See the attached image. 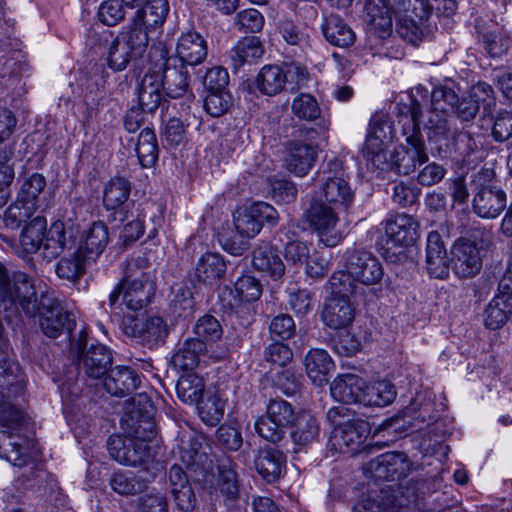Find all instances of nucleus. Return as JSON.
Here are the masks:
<instances>
[{"instance_id":"f257e3e1","label":"nucleus","mask_w":512,"mask_h":512,"mask_svg":"<svg viewBox=\"0 0 512 512\" xmlns=\"http://www.w3.org/2000/svg\"><path fill=\"white\" fill-rule=\"evenodd\" d=\"M399 123L410 148L400 146L387 158V165L379 170H392L398 174L408 175L414 172L418 165L428 161L425 144L421 137L420 123L422 108L416 99L404 107Z\"/></svg>"},{"instance_id":"f03ea898","label":"nucleus","mask_w":512,"mask_h":512,"mask_svg":"<svg viewBox=\"0 0 512 512\" xmlns=\"http://www.w3.org/2000/svg\"><path fill=\"white\" fill-rule=\"evenodd\" d=\"M278 213L266 202H255L249 206L238 208L233 214V223L240 240L223 237L220 241L224 250L232 255H242L248 249V239L255 237L264 224L275 226Z\"/></svg>"},{"instance_id":"7ed1b4c3","label":"nucleus","mask_w":512,"mask_h":512,"mask_svg":"<svg viewBox=\"0 0 512 512\" xmlns=\"http://www.w3.org/2000/svg\"><path fill=\"white\" fill-rule=\"evenodd\" d=\"M22 310L27 317H34L39 302L33 280L23 272H9L0 262V313L11 317Z\"/></svg>"},{"instance_id":"20e7f679","label":"nucleus","mask_w":512,"mask_h":512,"mask_svg":"<svg viewBox=\"0 0 512 512\" xmlns=\"http://www.w3.org/2000/svg\"><path fill=\"white\" fill-rule=\"evenodd\" d=\"M26 390L25 375L18 363L0 360V424L13 427L23 419L18 407L19 398Z\"/></svg>"},{"instance_id":"39448f33","label":"nucleus","mask_w":512,"mask_h":512,"mask_svg":"<svg viewBox=\"0 0 512 512\" xmlns=\"http://www.w3.org/2000/svg\"><path fill=\"white\" fill-rule=\"evenodd\" d=\"M493 243V233L486 227L471 229L467 237L455 241L452 247V261L455 273L461 278H471L482 268L483 250Z\"/></svg>"},{"instance_id":"423d86ee","label":"nucleus","mask_w":512,"mask_h":512,"mask_svg":"<svg viewBox=\"0 0 512 512\" xmlns=\"http://www.w3.org/2000/svg\"><path fill=\"white\" fill-rule=\"evenodd\" d=\"M328 421L334 426L329 444L340 453L356 454L367 438V424L354 418L344 406L332 407L327 412Z\"/></svg>"},{"instance_id":"0eeeda50","label":"nucleus","mask_w":512,"mask_h":512,"mask_svg":"<svg viewBox=\"0 0 512 512\" xmlns=\"http://www.w3.org/2000/svg\"><path fill=\"white\" fill-rule=\"evenodd\" d=\"M105 41L107 65L114 71H122L131 61L141 58L149 45L146 29L138 25L118 33L109 42Z\"/></svg>"},{"instance_id":"6e6552de","label":"nucleus","mask_w":512,"mask_h":512,"mask_svg":"<svg viewBox=\"0 0 512 512\" xmlns=\"http://www.w3.org/2000/svg\"><path fill=\"white\" fill-rule=\"evenodd\" d=\"M459 102L456 92L447 86L435 87L431 94V109L424 128L429 130V138L440 141L452 134V118Z\"/></svg>"},{"instance_id":"1a4fd4ad","label":"nucleus","mask_w":512,"mask_h":512,"mask_svg":"<svg viewBox=\"0 0 512 512\" xmlns=\"http://www.w3.org/2000/svg\"><path fill=\"white\" fill-rule=\"evenodd\" d=\"M495 176L493 170L482 169L474 176L478 188L473 198V211L481 218H497L507 205L505 191L490 181Z\"/></svg>"},{"instance_id":"9d476101","label":"nucleus","mask_w":512,"mask_h":512,"mask_svg":"<svg viewBox=\"0 0 512 512\" xmlns=\"http://www.w3.org/2000/svg\"><path fill=\"white\" fill-rule=\"evenodd\" d=\"M323 174L324 181L317 200L340 211H347L354 201V192L344 177L342 162L338 159L330 160Z\"/></svg>"},{"instance_id":"9b49d317","label":"nucleus","mask_w":512,"mask_h":512,"mask_svg":"<svg viewBox=\"0 0 512 512\" xmlns=\"http://www.w3.org/2000/svg\"><path fill=\"white\" fill-rule=\"evenodd\" d=\"M135 433V437L110 436L107 442L109 454L120 464L143 466V469L151 467L155 471L153 466H149L153 456L148 443L140 439L138 431Z\"/></svg>"},{"instance_id":"f8f14e48","label":"nucleus","mask_w":512,"mask_h":512,"mask_svg":"<svg viewBox=\"0 0 512 512\" xmlns=\"http://www.w3.org/2000/svg\"><path fill=\"white\" fill-rule=\"evenodd\" d=\"M339 212L340 210L317 199L307 210L309 224L318 234L320 242L327 247L337 246L343 238L342 233L337 229Z\"/></svg>"},{"instance_id":"ddd939ff","label":"nucleus","mask_w":512,"mask_h":512,"mask_svg":"<svg viewBox=\"0 0 512 512\" xmlns=\"http://www.w3.org/2000/svg\"><path fill=\"white\" fill-rule=\"evenodd\" d=\"M344 256L346 270L353 281L369 286L383 278V266L371 252L352 248L347 249Z\"/></svg>"},{"instance_id":"4468645a","label":"nucleus","mask_w":512,"mask_h":512,"mask_svg":"<svg viewBox=\"0 0 512 512\" xmlns=\"http://www.w3.org/2000/svg\"><path fill=\"white\" fill-rule=\"evenodd\" d=\"M393 137V128L380 116L371 118L366 136L363 156L375 168L387 165V145Z\"/></svg>"},{"instance_id":"2eb2a0df","label":"nucleus","mask_w":512,"mask_h":512,"mask_svg":"<svg viewBox=\"0 0 512 512\" xmlns=\"http://www.w3.org/2000/svg\"><path fill=\"white\" fill-rule=\"evenodd\" d=\"M37 313L43 333L50 338H57L65 331L71 332L75 326L74 315L55 298L43 297Z\"/></svg>"},{"instance_id":"dca6fc26","label":"nucleus","mask_w":512,"mask_h":512,"mask_svg":"<svg viewBox=\"0 0 512 512\" xmlns=\"http://www.w3.org/2000/svg\"><path fill=\"white\" fill-rule=\"evenodd\" d=\"M86 334L80 332L78 340L79 369L91 379H100L111 370L113 356L111 350L100 343L84 346Z\"/></svg>"},{"instance_id":"f3484780","label":"nucleus","mask_w":512,"mask_h":512,"mask_svg":"<svg viewBox=\"0 0 512 512\" xmlns=\"http://www.w3.org/2000/svg\"><path fill=\"white\" fill-rule=\"evenodd\" d=\"M419 223L408 214H397L386 221L385 248L404 249L413 246L419 237Z\"/></svg>"},{"instance_id":"a211bd4d","label":"nucleus","mask_w":512,"mask_h":512,"mask_svg":"<svg viewBox=\"0 0 512 512\" xmlns=\"http://www.w3.org/2000/svg\"><path fill=\"white\" fill-rule=\"evenodd\" d=\"M160 57L164 61L155 72L159 75L163 89L171 98L184 96L189 90L190 76L186 65L183 63L172 64L167 59V52L160 49Z\"/></svg>"},{"instance_id":"6ab92c4d","label":"nucleus","mask_w":512,"mask_h":512,"mask_svg":"<svg viewBox=\"0 0 512 512\" xmlns=\"http://www.w3.org/2000/svg\"><path fill=\"white\" fill-rule=\"evenodd\" d=\"M411 463L403 452L384 453L371 460L367 470L375 480H399L406 477L410 471Z\"/></svg>"},{"instance_id":"aec40b11","label":"nucleus","mask_w":512,"mask_h":512,"mask_svg":"<svg viewBox=\"0 0 512 512\" xmlns=\"http://www.w3.org/2000/svg\"><path fill=\"white\" fill-rule=\"evenodd\" d=\"M74 244L72 227L67 228L63 221L54 222L45 232L41 248L43 258L47 261L56 259L64 250H69Z\"/></svg>"},{"instance_id":"412c9836","label":"nucleus","mask_w":512,"mask_h":512,"mask_svg":"<svg viewBox=\"0 0 512 512\" xmlns=\"http://www.w3.org/2000/svg\"><path fill=\"white\" fill-rule=\"evenodd\" d=\"M426 266L431 277L443 279L449 275L446 245L437 231H431L427 237Z\"/></svg>"},{"instance_id":"4be33fe9","label":"nucleus","mask_w":512,"mask_h":512,"mask_svg":"<svg viewBox=\"0 0 512 512\" xmlns=\"http://www.w3.org/2000/svg\"><path fill=\"white\" fill-rule=\"evenodd\" d=\"M317 156L315 145L291 141L287 145L286 168L294 175L302 177L314 166Z\"/></svg>"},{"instance_id":"5701e85b","label":"nucleus","mask_w":512,"mask_h":512,"mask_svg":"<svg viewBox=\"0 0 512 512\" xmlns=\"http://www.w3.org/2000/svg\"><path fill=\"white\" fill-rule=\"evenodd\" d=\"M176 54L179 63L196 66L201 64L207 57L206 40L195 31L183 33L178 39Z\"/></svg>"},{"instance_id":"b1692460","label":"nucleus","mask_w":512,"mask_h":512,"mask_svg":"<svg viewBox=\"0 0 512 512\" xmlns=\"http://www.w3.org/2000/svg\"><path fill=\"white\" fill-rule=\"evenodd\" d=\"M109 239V231L106 224L102 221H95L83 233L77 249L84 254V258L88 259V261L95 262L104 252Z\"/></svg>"},{"instance_id":"393cba45","label":"nucleus","mask_w":512,"mask_h":512,"mask_svg":"<svg viewBox=\"0 0 512 512\" xmlns=\"http://www.w3.org/2000/svg\"><path fill=\"white\" fill-rule=\"evenodd\" d=\"M141 384L139 375L130 367L111 369L105 378L104 387L112 396L125 397L134 393Z\"/></svg>"},{"instance_id":"a878e982","label":"nucleus","mask_w":512,"mask_h":512,"mask_svg":"<svg viewBox=\"0 0 512 512\" xmlns=\"http://www.w3.org/2000/svg\"><path fill=\"white\" fill-rule=\"evenodd\" d=\"M388 2H367L365 11L367 13L368 34L384 40L392 33V16Z\"/></svg>"},{"instance_id":"bb28decb","label":"nucleus","mask_w":512,"mask_h":512,"mask_svg":"<svg viewBox=\"0 0 512 512\" xmlns=\"http://www.w3.org/2000/svg\"><path fill=\"white\" fill-rule=\"evenodd\" d=\"M304 365L307 376L317 387L328 383L335 365L330 355L323 349H311L306 354Z\"/></svg>"},{"instance_id":"cd10ccee","label":"nucleus","mask_w":512,"mask_h":512,"mask_svg":"<svg viewBox=\"0 0 512 512\" xmlns=\"http://www.w3.org/2000/svg\"><path fill=\"white\" fill-rule=\"evenodd\" d=\"M162 90V82L155 70L146 72L137 87L140 108L148 113L155 112L162 100Z\"/></svg>"},{"instance_id":"c85d7f7f","label":"nucleus","mask_w":512,"mask_h":512,"mask_svg":"<svg viewBox=\"0 0 512 512\" xmlns=\"http://www.w3.org/2000/svg\"><path fill=\"white\" fill-rule=\"evenodd\" d=\"M253 267L270 276L274 280L280 279L285 273V265L277 250L268 243H261L253 250Z\"/></svg>"},{"instance_id":"c756f323","label":"nucleus","mask_w":512,"mask_h":512,"mask_svg":"<svg viewBox=\"0 0 512 512\" xmlns=\"http://www.w3.org/2000/svg\"><path fill=\"white\" fill-rule=\"evenodd\" d=\"M156 477V472L151 467L141 469L135 475L132 472H116L113 474L110 485L111 488L120 495H134L142 492L145 484Z\"/></svg>"},{"instance_id":"7c9ffc66","label":"nucleus","mask_w":512,"mask_h":512,"mask_svg":"<svg viewBox=\"0 0 512 512\" xmlns=\"http://www.w3.org/2000/svg\"><path fill=\"white\" fill-rule=\"evenodd\" d=\"M364 379L354 374H344L334 379L330 391L334 400L343 404L360 403Z\"/></svg>"},{"instance_id":"2f4dec72","label":"nucleus","mask_w":512,"mask_h":512,"mask_svg":"<svg viewBox=\"0 0 512 512\" xmlns=\"http://www.w3.org/2000/svg\"><path fill=\"white\" fill-rule=\"evenodd\" d=\"M354 317V309L345 297L330 298L322 311L323 322L333 329L346 328Z\"/></svg>"},{"instance_id":"473e14b6","label":"nucleus","mask_w":512,"mask_h":512,"mask_svg":"<svg viewBox=\"0 0 512 512\" xmlns=\"http://www.w3.org/2000/svg\"><path fill=\"white\" fill-rule=\"evenodd\" d=\"M45 186L46 179L40 173H33L23 181L18 191L17 202L23 204L24 216L28 217L40 208L39 195L43 192Z\"/></svg>"},{"instance_id":"72a5a7b5","label":"nucleus","mask_w":512,"mask_h":512,"mask_svg":"<svg viewBox=\"0 0 512 512\" xmlns=\"http://www.w3.org/2000/svg\"><path fill=\"white\" fill-rule=\"evenodd\" d=\"M123 283L155 285V269L145 255L131 257L126 261Z\"/></svg>"},{"instance_id":"f704fd0d","label":"nucleus","mask_w":512,"mask_h":512,"mask_svg":"<svg viewBox=\"0 0 512 512\" xmlns=\"http://www.w3.org/2000/svg\"><path fill=\"white\" fill-rule=\"evenodd\" d=\"M207 350L203 340L188 338L172 356V364L179 370H192Z\"/></svg>"},{"instance_id":"c9c22d12","label":"nucleus","mask_w":512,"mask_h":512,"mask_svg":"<svg viewBox=\"0 0 512 512\" xmlns=\"http://www.w3.org/2000/svg\"><path fill=\"white\" fill-rule=\"evenodd\" d=\"M226 264L218 253H205L202 255L195 268V275L200 282L206 285L217 283L225 274Z\"/></svg>"},{"instance_id":"e433bc0d","label":"nucleus","mask_w":512,"mask_h":512,"mask_svg":"<svg viewBox=\"0 0 512 512\" xmlns=\"http://www.w3.org/2000/svg\"><path fill=\"white\" fill-rule=\"evenodd\" d=\"M512 314V297L499 292L484 311L485 326L491 330L501 328Z\"/></svg>"},{"instance_id":"4c0bfd02","label":"nucleus","mask_w":512,"mask_h":512,"mask_svg":"<svg viewBox=\"0 0 512 512\" xmlns=\"http://www.w3.org/2000/svg\"><path fill=\"white\" fill-rule=\"evenodd\" d=\"M395 386L386 380L367 384L364 380V389L360 404L365 406L383 407L391 404L396 398Z\"/></svg>"},{"instance_id":"58836bf2","label":"nucleus","mask_w":512,"mask_h":512,"mask_svg":"<svg viewBox=\"0 0 512 512\" xmlns=\"http://www.w3.org/2000/svg\"><path fill=\"white\" fill-rule=\"evenodd\" d=\"M322 30L330 44L341 48L350 47L356 39L351 27L336 15H330L325 19Z\"/></svg>"},{"instance_id":"ea45409f","label":"nucleus","mask_w":512,"mask_h":512,"mask_svg":"<svg viewBox=\"0 0 512 512\" xmlns=\"http://www.w3.org/2000/svg\"><path fill=\"white\" fill-rule=\"evenodd\" d=\"M286 81L287 75L282 68L277 65H266L259 71L255 85L262 94L274 96L284 89Z\"/></svg>"},{"instance_id":"a19ab883","label":"nucleus","mask_w":512,"mask_h":512,"mask_svg":"<svg viewBox=\"0 0 512 512\" xmlns=\"http://www.w3.org/2000/svg\"><path fill=\"white\" fill-rule=\"evenodd\" d=\"M284 464V454L276 449L261 451L255 459L257 472L268 482L280 477Z\"/></svg>"},{"instance_id":"79ce46f5","label":"nucleus","mask_w":512,"mask_h":512,"mask_svg":"<svg viewBox=\"0 0 512 512\" xmlns=\"http://www.w3.org/2000/svg\"><path fill=\"white\" fill-rule=\"evenodd\" d=\"M168 334V326L165 320L159 316L146 318L137 330L138 338L149 347L163 344Z\"/></svg>"},{"instance_id":"37998d69","label":"nucleus","mask_w":512,"mask_h":512,"mask_svg":"<svg viewBox=\"0 0 512 512\" xmlns=\"http://www.w3.org/2000/svg\"><path fill=\"white\" fill-rule=\"evenodd\" d=\"M131 193V183L123 177L110 179L103 189V206L107 210L120 208L128 199Z\"/></svg>"},{"instance_id":"c03bdc74","label":"nucleus","mask_w":512,"mask_h":512,"mask_svg":"<svg viewBox=\"0 0 512 512\" xmlns=\"http://www.w3.org/2000/svg\"><path fill=\"white\" fill-rule=\"evenodd\" d=\"M134 151L143 168L152 167L158 159V145L154 131L144 128L134 142Z\"/></svg>"},{"instance_id":"a18cd8bd","label":"nucleus","mask_w":512,"mask_h":512,"mask_svg":"<svg viewBox=\"0 0 512 512\" xmlns=\"http://www.w3.org/2000/svg\"><path fill=\"white\" fill-rule=\"evenodd\" d=\"M92 263L84 258V254L76 249L73 253L63 256L56 264V274L59 278L71 282L79 280L86 272V264Z\"/></svg>"},{"instance_id":"49530a36","label":"nucleus","mask_w":512,"mask_h":512,"mask_svg":"<svg viewBox=\"0 0 512 512\" xmlns=\"http://www.w3.org/2000/svg\"><path fill=\"white\" fill-rule=\"evenodd\" d=\"M263 54L264 48L260 39L256 36H247L231 50L230 57L234 68H239L246 62L261 58Z\"/></svg>"},{"instance_id":"de8ad7c7","label":"nucleus","mask_w":512,"mask_h":512,"mask_svg":"<svg viewBox=\"0 0 512 512\" xmlns=\"http://www.w3.org/2000/svg\"><path fill=\"white\" fill-rule=\"evenodd\" d=\"M205 389L202 377L195 374L182 375L176 384L178 398L189 405L199 404Z\"/></svg>"},{"instance_id":"09e8293b","label":"nucleus","mask_w":512,"mask_h":512,"mask_svg":"<svg viewBox=\"0 0 512 512\" xmlns=\"http://www.w3.org/2000/svg\"><path fill=\"white\" fill-rule=\"evenodd\" d=\"M47 223L43 217L33 218L22 230L20 244L26 253L37 252L44 240Z\"/></svg>"},{"instance_id":"8fccbe9b","label":"nucleus","mask_w":512,"mask_h":512,"mask_svg":"<svg viewBox=\"0 0 512 512\" xmlns=\"http://www.w3.org/2000/svg\"><path fill=\"white\" fill-rule=\"evenodd\" d=\"M123 302L132 311L146 307L154 295L155 285L123 283Z\"/></svg>"},{"instance_id":"3c124183","label":"nucleus","mask_w":512,"mask_h":512,"mask_svg":"<svg viewBox=\"0 0 512 512\" xmlns=\"http://www.w3.org/2000/svg\"><path fill=\"white\" fill-rule=\"evenodd\" d=\"M295 428L292 431V439L300 446L314 442L319 435V423L310 413H302L295 419Z\"/></svg>"},{"instance_id":"603ef678","label":"nucleus","mask_w":512,"mask_h":512,"mask_svg":"<svg viewBox=\"0 0 512 512\" xmlns=\"http://www.w3.org/2000/svg\"><path fill=\"white\" fill-rule=\"evenodd\" d=\"M169 11L168 2H145L135 15V25L154 27L162 25Z\"/></svg>"},{"instance_id":"864d4df0","label":"nucleus","mask_w":512,"mask_h":512,"mask_svg":"<svg viewBox=\"0 0 512 512\" xmlns=\"http://www.w3.org/2000/svg\"><path fill=\"white\" fill-rule=\"evenodd\" d=\"M234 303H229L231 307L237 306L241 302H253L262 295V284L258 279L250 275L239 277L234 283Z\"/></svg>"},{"instance_id":"5fc2aeb1","label":"nucleus","mask_w":512,"mask_h":512,"mask_svg":"<svg viewBox=\"0 0 512 512\" xmlns=\"http://www.w3.org/2000/svg\"><path fill=\"white\" fill-rule=\"evenodd\" d=\"M0 455L14 466L23 467L30 461L28 448L23 443L11 441L5 432H0Z\"/></svg>"},{"instance_id":"6e6d98bb","label":"nucleus","mask_w":512,"mask_h":512,"mask_svg":"<svg viewBox=\"0 0 512 512\" xmlns=\"http://www.w3.org/2000/svg\"><path fill=\"white\" fill-rule=\"evenodd\" d=\"M292 113L300 120L313 121L320 117L321 108L316 98L309 93H300L292 100Z\"/></svg>"},{"instance_id":"4d7b16f0","label":"nucleus","mask_w":512,"mask_h":512,"mask_svg":"<svg viewBox=\"0 0 512 512\" xmlns=\"http://www.w3.org/2000/svg\"><path fill=\"white\" fill-rule=\"evenodd\" d=\"M12 159L11 150L0 149V208L7 203L9 187L15 176Z\"/></svg>"},{"instance_id":"13d9d810","label":"nucleus","mask_w":512,"mask_h":512,"mask_svg":"<svg viewBox=\"0 0 512 512\" xmlns=\"http://www.w3.org/2000/svg\"><path fill=\"white\" fill-rule=\"evenodd\" d=\"M266 415L285 428L294 424L297 418L293 406L283 399L270 400L266 407Z\"/></svg>"},{"instance_id":"bf43d9fd","label":"nucleus","mask_w":512,"mask_h":512,"mask_svg":"<svg viewBox=\"0 0 512 512\" xmlns=\"http://www.w3.org/2000/svg\"><path fill=\"white\" fill-rule=\"evenodd\" d=\"M173 299L170 303L171 313L176 318H188L194 310V300L190 289L186 286H177L173 291Z\"/></svg>"},{"instance_id":"052dcab7","label":"nucleus","mask_w":512,"mask_h":512,"mask_svg":"<svg viewBox=\"0 0 512 512\" xmlns=\"http://www.w3.org/2000/svg\"><path fill=\"white\" fill-rule=\"evenodd\" d=\"M396 32L404 41L414 46L419 44L423 36L419 22L409 14V9L397 19Z\"/></svg>"},{"instance_id":"680f3d73","label":"nucleus","mask_w":512,"mask_h":512,"mask_svg":"<svg viewBox=\"0 0 512 512\" xmlns=\"http://www.w3.org/2000/svg\"><path fill=\"white\" fill-rule=\"evenodd\" d=\"M195 339L207 342H215L221 338L223 330L219 321L212 315L206 314L200 317L194 325Z\"/></svg>"},{"instance_id":"e2e57ef3","label":"nucleus","mask_w":512,"mask_h":512,"mask_svg":"<svg viewBox=\"0 0 512 512\" xmlns=\"http://www.w3.org/2000/svg\"><path fill=\"white\" fill-rule=\"evenodd\" d=\"M198 411L203 422L216 426L224 414V402L217 395H210L198 404Z\"/></svg>"},{"instance_id":"0e129e2a","label":"nucleus","mask_w":512,"mask_h":512,"mask_svg":"<svg viewBox=\"0 0 512 512\" xmlns=\"http://www.w3.org/2000/svg\"><path fill=\"white\" fill-rule=\"evenodd\" d=\"M219 489L226 495L228 501H234L239 492L238 474L230 465L222 464L219 467Z\"/></svg>"},{"instance_id":"69168bd1","label":"nucleus","mask_w":512,"mask_h":512,"mask_svg":"<svg viewBox=\"0 0 512 512\" xmlns=\"http://www.w3.org/2000/svg\"><path fill=\"white\" fill-rule=\"evenodd\" d=\"M231 96L227 91L207 92L204 109L213 117L225 114L231 105Z\"/></svg>"},{"instance_id":"338daca9","label":"nucleus","mask_w":512,"mask_h":512,"mask_svg":"<svg viewBox=\"0 0 512 512\" xmlns=\"http://www.w3.org/2000/svg\"><path fill=\"white\" fill-rule=\"evenodd\" d=\"M255 429L259 436L272 443L281 441L286 433L284 426L278 425L267 415L258 418Z\"/></svg>"},{"instance_id":"774afa93","label":"nucleus","mask_w":512,"mask_h":512,"mask_svg":"<svg viewBox=\"0 0 512 512\" xmlns=\"http://www.w3.org/2000/svg\"><path fill=\"white\" fill-rule=\"evenodd\" d=\"M138 512H167L168 505L164 494L151 492L140 497L137 502Z\"/></svg>"}]
</instances>
